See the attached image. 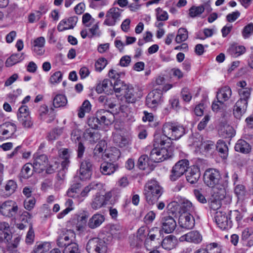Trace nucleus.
<instances>
[{
    "instance_id": "f257e3e1",
    "label": "nucleus",
    "mask_w": 253,
    "mask_h": 253,
    "mask_svg": "<svg viewBox=\"0 0 253 253\" xmlns=\"http://www.w3.org/2000/svg\"><path fill=\"white\" fill-rule=\"evenodd\" d=\"M163 193V188L158 181L151 180L145 186L144 195L149 205H154Z\"/></svg>"
},
{
    "instance_id": "f03ea898",
    "label": "nucleus",
    "mask_w": 253,
    "mask_h": 253,
    "mask_svg": "<svg viewBox=\"0 0 253 253\" xmlns=\"http://www.w3.org/2000/svg\"><path fill=\"white\" fill-rule=\"evenodd\" d=\"M165 141L161 140L159 145L155 147L150 154V159L154 162L160 163L171 157L172 155V149L168 146H164Z\"/></svg>"
},
{
    "instance_id": "7ed1b4c3",
    "label": "nucleus",
    "mask_w": 253,
    "mask_h": 253,
    "mask_svg": "<svg viewBox=\"0 0 253 253\" xmlns=\"http://www.w3.org/2000/svg\"><path fill=\"white\" fill-rule=\"evenodd\" d=\"M231 95L232 91L229 86H225L220 89L216 94L217 100L213 102L212 104V110L216 112L225 110L227 107L225 102L231 97Z\"/></svg>"
},
{
    "instance_id": "20e7f679",
    "label": "nucleus",
    "mask_w": 253,
    "mask_h": 253,
    "mask_svg": "<svg viewBox=\"0 0 253 253\" xmlns=\"http://www.w3.org/2000/svg\"><path fill=\"white\" fill-rule=\"evenodd\" d=\"M98 152V156L103 160L109 159L110 161L118 160L121 155L120 150L116 147H111L107 149V143L105 140H100L96 146Z\"/></svg>"
},
{
    "instance_id": "39448f33",
    "label": "nucleus",
    "mask_w": 253,
    "mask_h": 253,
    "mask_svg": "<svg viewBox=\"0 0 253 253\" xmlns=\"http://www.w3.org/2000/svg\"><path fill=\"white\" fill-rule=\"evenodd\" d=\"M163 133L164 135L168 139L176 140L183 135L185 129L182 126L168 122L163 125Z\"/></svg>"
},
{
    "instance_id": "423d86ee",
    "label": "nucleus",
    "mask_w": 253,
    "mask_h": 253,
    "mask_svg": "<svg viewBox=\"0 0 253 253\" xmlns=\"http://www.w3.org/2000/svg\"><path fill=\"white\" fill-rule=\"evenodd\" d=\"M18 211L17 204L11 200L6 201L0 206V213L7 217L15 218Z\"/></svg>"
},
{
    "instance_id": "0eeeda50",
    "label": "nucleus",
    "mask_w": 253,
    "mask_h": 253,
    "mask_svg": "<svg viewBox=\"0 0 253 253\" xmlns=\"http://www.w3.org/2000/svg\"><path fill=\"white\" fill-rule=\"evenodd\" d=\"M112 236L109 233H99L98 237L96 238V253H106L107 245L112 242Z\"/></svg>"
},
{
    "instance_id": "6e6552de",
    "label": "nucleus",
    "mask_w": 253,
    "mask_h": 253,
    "mask_svg": "<svg viewBox=\"0 0 253 253\" xmlns=\"http://www.w3.org/2000/svg\"><path fill=\"white\" fill-rule=\"evenodd\" d=\"M189 164V161L186 159H183L177 162L171 170V174L169 175L170 179L172 181L178 179L187 171Z\"/></svg>"
},
{
    "instance_id": "1a4fd4ad",
    "label": "nucleus",
    "mask_w": 253,
    "mask_h": 253,
    "mask_svg": "<svg viewBox=\"0 0 253 253\" xmlns=\"http://www.w3.org/2000/svg\"><path fill=\"white\" fill-rule=\"evenodd\" d=\"M221 176L219 171L214 169H209L206 170L204 175V181L206 185L213 187L219 183Z\"/></svg>"
},
{
    "instance_id": "9d476101",
    "label": "nucleus",
    "mask_w": 253,
    "mask_h": 253,
    "mask_svg": "<svg viewBox=\"0 0 253 253\" xmlns=\"http://www.w3.org/2000/svg\"><path fill=\"white\" fill-rule=\"evenodd\" d=\"M48 160L45 154H41L39 152H36L33 155V163L34 171L41 173L45 169L48 165Z\"/></svg>"
},
{
    "instance_id": "9b49d317",
    "label": "nucleus",
    "mask_w": 253,
    "mask_h": 253,
    "mask_svg": "<svg viewBox=\"0 0 253 253\" xmlns=\"http://www.w3.org/2000/svg\"><path fill=\"white\" fill-rule=\"evenodd\" d=\"M214 219L216 224L222 230L227 229L232 227L230 217L224 211H217L215 213Z\"/></svg>"
},
{
    "instance_id": "f8f14e48",
    "label": "nucleus",
    "mask_w": 253,
    "mask_h": 253,
    "mask_svg": "<svg viewBox=\"0 0 253 253\" xmlns=\"http://www.w3.org/2000/svg\"><path fill=\"white\" fill-rule=\"evenodd\" d=\"M123 10L118 7L110 8L106 13L104 24L108 26H114L120 20Z\"/></svg>"
},
{
    "instance_id": "ddd939ff",
    "label": "nucleus",
    "mask_w": 253,
    "mask_h": 253,
    "mask_svg": "<svg viewBox=\"0 0 253 253\" xmlns=\"http://www.w3.org/2000/svg\"><path fill=\"white\" fill-rule=\"evenodd\" d=\"M162 95L161 89L156 87L147 96L146 104L149 108H155L160 103Z\"/></svg>"
},
{
    "instance_id": "4468645a",
    "label": "nucleus",
    "mask_w": 253,
    "mask_h": 253,
    "mask_svg": "<svg viewBox=\"0 0 253 253\" xmlns=\"http://www.w3.org/2000/svg\"><path fill=\"white\" fill-rule=\"evenodd\" d=\"M103 186V185L101 183L96 184V187L101 188L100 192L97 193V195L96 196V208H101L107 204L112 197V192L110 191L106 192Z\"/></svg>"
},
{
    "instance_id": "2eb2a0df",
    "label": "nucleus",
    "mask_w": 253,
    "mask_h": 253,
    "mask_svg": "<svg viewBox=\"0 0 253 253\" xmlns=\"http://www.w3.org/2000/svg\"><path fill=\"white\" fill-rule=\"evenodd\" d=\"M162 231L166 233L172 232L176 227V222L175 219L169 215H164L161 219Z\"/></svg>"
},
{
    "instance_id": "dca6fc26",
    "label": "nucleus",
    "mask_w": 253,
    "mask_h": 253,
    "mask_svg": "<svg viewBox=\"0 0 253 253\" xmlns=\"http://www.w3.org/2000/svg\"><path fill=\"white\" fill-rule=\"evenodd\" d=\"M178 222L181 227L185 229H191L195 225V219L193 215L187 212L181 213L179 217Z\"/></svg>"
},
{
    "instance_id": "f3484780",
    "label": "nucleus",
    "mask_w": 253,
    "mask_h": 253,
    "mask_svg": "<svg viewBox=\"0 0 253 253\" xmlns=\"http://www.w3.org/2000/svg\"><path fill=\"white\" fill-rule=\"evenodd\" d=\"M180 242L187 241L195 244H199L202 241V236L197 231H192L181 236L179 238Z\"/></svg>"
},
{
    "instance_id": "a211bd4d",
    "label": "nucleus",
    "mask_w": 253,
    "mask_h": 253,
    "mask_svg": "<svg viewBox=\"0 0 253 253\" xmlns=\"http://www.w3.org/2000/svg\"><path fill=\"white\" fill-rule=\"evenodd\" d=\"M78 18L77 16H73L68 19L61 20L57 26V30L59 32H62L66 30L73 29L76 26Z\"/></svg>"
},
{
    "instance_id": "6ab92c4d",
    "label": "nucleus",
    "mask_w": 253,
    "mask_h": 253,
    "mask_svg": "<svg viewBox=\"0 0 253 253\" xmlns=\"http://www.w3.org/2000/svg\"><path fill=\"white\" fill-rule=\"evenodd\" d=\"M186 174V179L191 184L196 183L200 176V173L197 167L192 166L188 168Z\"/></svg>"
},
{
    "instance_id": "aec40b11",
    "label": "nucleus",
    "mask_w": 253,
    "mask_h": 253,
    "mask_svg": "<svg viewBox=\"0 0 253 253\" xmlns=\"http://www.w3.org/2000/svg\"><path fill=\"white\" fill-rule=\"evenodd\" d=\"M17 130L16 125L12 123L7 122L0 127V133L7 137H11Z\"/></svg>"
},
{
    "instance_id": "412c9836",
    "label": "nucleus",
    "mask_w": 253,
    "mask_h": 253,
    "mask_svg": "<svg viewBox=\"0 0 253 253\" xmlns=\"http://www.w3.org/2000/svg\"><path fill=\"white\" fill-rule=\"evenodd\" d=\"M211 188L212 191L211 194L213 199L222 200L225 198L226 191L224 186L219 183Z\"/></svg>"
},
{
    "instance_id": "4be33fe9",
    "label": "nucleus",
    "mask_w": 253,
    "mask_h": 253,
    "mask_svg": "<svg viewBox=\"0 0 253 253\" xmlns=\"http://www.w3.org/2000/svg\"><path fill=\"white\" fill-rule=\"evenodd\" d=\"M112 116L113 115L110 112L101 110L97 111L96 119L99 123L108 125L112 122L111 118Z\"/></svg>"
},
{
    "instance_id": "5701e85b",
    "label": "nucleus",
    "mask_w": 253,
    "mask_h": 253,
    "mask_svg": "<svg viewBox=\"0 0 253 253\" xmlns=\"http://www.w3.org/2000/svg\"><path fill=\"white\" fill-rule=\"evenodd\" d=\"M248 103L238 100L236 103L233 110V114L237 119H240L245 113Z\"/></svg>"
},
{
    "instance_id": "b1692460",
    "label": "nucleus",
    "mask_w": 253,
    "mask_h": 253,
    "mask_svg": "<svg viewBox=\"0 0 253 253\" xmlns=\"http://www.w3.org/2000/svg\"><path fill=\"white\" fill-rule=\"evenodd\" d=\"M81 188V184L80 183H77L74 184L69 189L67 194L70 197L77 199L79 202H82L84 200V199L81 198L80 197V194H79Z\"/></svg>"
},
{
    "instance_id": "393cba45",
    "label": "nucleus",
    "mask_w": 253,
    "mask_h": 253,
    "mask_svg": "<svg viewBox=\"0 0 253 253\" xmlns=\"http://www.w3.org/2000/svg\"><path fill=\"white\" fill-rule=\"evenodd\" d=\"M117 169V165L107 162L102 163L100 167L101 172L104 175H111L114 173Z\"/></svg>"
},
{
    "instance_id": "a878e982",
    "label": "nucleus",
    "mask_w": 253,
    "mask_h": 253,
    "mask_svg": "<svg viewBox=\"0 0 253 253\" xmlns=\"http://www.w3.org/2000/svg\"><path fill=\"white\" fill-rule=\"evenodd\" d=\"M71 239L69 237L68 232L60 235L57 239V243L59 247H66V251H69V248L74 243H71Z\"/></svg>"
},
{
    "instance_id": "bb28decb",
    "label": "nucleus",
    "mask_w": 253,
    "mask_h": 253,
    "mask_svg": "<svg viewBox=\"0 0 253 253\" xmlns=\"http://www.w3.org/2000/svg\"><path fill=\"white\" fill-rule=\"evenodd\" d=\"M177 203L180 206V211L182 212H187L190 213L194 211V207L192 203L184 198L178 199Z\"/></svg>"
},
{
    "instance_id": "cd10ccee",
    "label": "nucleus",
    "mask_w": 253,
    "mask_h": 253,
    "mask_svg": "<svg viewBox=\"0 0 253 253\" xmlns=\"http://www.w3.org/2000/svg\"><path fill=\"white\" fill-rule=\"evenodd\" d=\"M235 150L243 154H248L251 150V146L247 141L243 139L238 140L235 146Z\"/></svg>"
},
{
    "instance_id": "c85d7f7f",
    "label": "nucleus",
    "mask_w": 253,
    "mask_h": 253,
    "mask_svg": "<svg viewBox=\"0 0 253 253\" xmlns=\"http://www.w3.org/2000/svg\"><path fill=\"white\" fill-rule=\"evenodd\" d=\"M246 48L243 45L236 43L232 44L228 49V52L233 57H237L245 52Z\"/></svg>"
},
{
    "instance_id": "c756f323",
    "label": "nucleus",
    "mask_w": 253,
    "mask_h": 253,
    "mask_svg": "<svg viewBox=\"0 0 253 253\" xmlns=\"http://www.w3.org/2000/svg\"><path fill=\"white\" fill-rule=\"evenodd\" d=\"M113 141L116 144L121 148H124L130 145V140L119 134H115Z\"/></svg>"
},
{
    "instance_id": "7c9ffc66",
    "label": "nucleus",
    "mask_w": 253,
    "mask_h": 253,
    "mask_svg": "<svg viewBox=\"0 0 253 253\" xmlns=\"http://www.w3.org/2000/svg\"><path fill=\"white\" fill-rule=\"evenodd\" d=\"M176 243L175 237L172 235H169L163 239L162 246L166 250H171L173 248Z\"/></svg>"
},
{
    "instance_id": "2f4dec72",
    "label": "nucleus",
    "mask_w": 253,
    "mask_h": 253,
    "mask_svg": "<svg viewBox=\"0 0 253 253\" xmlns=\"http://www.w3.org/2000/svg\"><path fill=\"white\" fill-rule=\"evenodd\" d=\"M216 149L220 156L223 159L227 158L228 148L226 143L222 140H219L216 144Z\"/></svg>"
},
{
    "instance_id": "473e14b6",
    "label": "nucleus",
    "mask_w": 253,
    "mask_h": 253,
    "mask_svg": "<svg viewBox=\"0 0 253 253\" xmlns=\"http://www.w3.org/2000/svg\"><path fill=\"white\" fill-rule=\"evenodd\" d=\"M23 53L13 54L8 58L5 62L6 67H11L23 59Z\"/></svg>"
},
{
    "instance_id": "72a5a7b5",
    "label": "nucleus",
    "mask_w": 253,
    "mask_h": 253,
    "mask_svg": "<svg viewBox=\"0 0 253 253\" xmlns=\"http://www.w3.org/2000/svg\"><path fill=\"white\" fill-rule=\"evenodd\" d=\"M10 226L8 222L5 221L0 222V231H1L3 234V239L6 241H8L11 237L10 232Z\"/></svg>"
},
{
    "instance_id": "f704fd0d",
    "label": "nucleus",
    "mask_w": 253,
    "mask_h": 253,
    "mask_svg": "<svg viewBox=\"0 0 253 253\" xmlns=\"http://www.w3.org/2000/svg\"><path fill=\"white\" fill-rule=\"evenodd\" d=\"M34 167L31 163H27L22 168L21 171V176L27 179L33 174Z\"/></svg>"
},
{
    "instance_id": "c9c22d12",
    "label": "nucleus",
    "mask_w": 253,
    "mask_h": 253,
    "mask_svg": "<svg viewBox=\"0 0 253 253\" xmlns=\"http://www.w3.org/2000/svg\"><path fill=\"white\" fill-rule=\"evenodd\" d=\"M252 90L251 87L249 88H238V93L240 97L239 100L248 103L251 96Z\"/></svg>"
},
{
    "instance_id": "e433bc0d",
    "label": "nucleus",
    "mask_w": 253,
    "mask_h": 253,
    "mask_svg": "<svg viewBox=\"0 0 253 253\" xmlns=\"http://www.w3.org/2000/svg\"><path fill=\"white\" fill-rule=\"evenodd\" d=\"M111 85L116 93H121L122 94L125 90L128 88V84H125L121 80L115 81Z\"/></svg>"
},
{
    "instance_id": "4c0bfd02",
    "label": "nucleus",
    "mask_w": 253,
    "mask_h": 253,
    "mask_svg": "<svg viewBox=\"0 0 253 253\" xmlns=\"http://www.w3.org/2000/svg\"><path fill=\"white\" fill-rule=\"evenodd\" d=\"M67 103V99L65 95L58 94L53 100V105L55 108L64 107Z\"/></svg>"
},
{
    "instance_id": "58836bf2",
    "label": "nucleus",
    "mask_w": 253,
    "mask_h": 253,
    "mask_svg": "<svg viewBox=\"0 0 253 253\" xmlns=\"http://www.w3.org/2000/svg\"><path fill=\"white\" fill-rule=\"evenodd\" d=\"M91 105L90 102L87 100H85L82 106L80 107L78 116L80 118H83L84 117L85 113H88L91 110Z\"/></svg>"
},
{
    "instance_id": "ea45409f",
    "label": "nucleus",
    "mask_w": 253,
    "mask_h": 253,
    "mask_svg": "<svg viewBox=\"0 0 253 253\" xmlns=\"http://www.w3.org/2000/svg\"><path fill=\"white\" fill-rule=\"evenodd\" d=\"M133 93V88L132 86L128 85V88L125 90L122 94L124 95L126 102L133 103L135 101V97Z\"/></svg>"
},
{
    "instance_id": "a19ab883",
    "label": "nucleus",
    "mask_w": 253,
    "mask_h": 253,
    "mask_svg": "<svg viewBox=\"0 0 253 253\" xmlns=\"http://www.w3.org/2000/svg\"><path fill=\"white\" fill-rule=\"evenodd\" d=\"M188 37V31L185 28H180L177 31L175 41L177 43L185 41Z\"/></svg>"
},
{
    "instance_id": "79ce46f5",
    "label": "nucleus",
    "mask_w": 253,
    "mask_h": 253,
    "mask_svg": "<svg viewBox=\"0 0 253 253\" xmlns=\"http://www.w3.org/2000/svg\"><path fill=\"white\" fill-rule=\"evenodd\" d=\"M50 245L47 242L37 243L34 250L35 253H44L49 249Z\"/></svg>"
},
{
    "instance_id": "37998d69",
    "label": "nucleus",
    "mask_w": 253,
    "mask_h": 253,
    "mask_svg": "<svg viewBox=\"0 0 253 253\" xmlns=\"http://www.w3.org/2000/svg\"><path fill=\"white\" fill-rule=\"evenodd\" d=\"M205 10L203 5L193 6L189 9V15L192 18L200 15Z\"/></svg>"
},
{
    "instance_id": "c03bdc74",
    "label": "nucleus",
    "mask_w": 253,
    "mask_h": 253,
    "mask_svg": "<svg viewBox=\"0 0 253 253\" xmlns=\"http://www.w3.org/2000/svg\"><path fill=\"white\" fill-rule=\"evenodd\" d=\"M111 84H112V83L109 80L105 79L102 82L98 84L96 87V91L99 93H100L106 90L107 91V89L109 85H111Z\"/></svg>"
},
{
    "instance_id": "a18cd8bd",
    "label": "nucleus",
    "mask_w": 253,
    "mask_h": 253,
    "mask_svg": "<svg viewBox=\"0 0 253 253\" xmlns=\"http://www.w3.org/2000/svg\"><path fill=\"white\" fill-rule=\"evenodd\" d=\"M63 129L62 128H56L52 130L47 135V139L49 141H53L57 139L62 133Z\"/></svg>"
},
{
    "instance_id": "49530a36",
    "label": "nucleus",
    "mask_w": 253,
    "mask_h": 253,
    "mask_svg": "<svg viewBox=\"0 0 253 253\" xmlns=\"http://www.w3.org/2000/svg\"><path fill=\"white\" fill-rule=\"evenodd\" d=\"M148 160V157L146 155L141 156L138 160V168L141 169H145L149 166Z\"/></svg>"
},
{
    "instance_id": "de8ad7c7",
    "label": "nucleus",
    "mask_w": 253,
    "mask_h": 253,
    "mask_svg": "<svg viewBox=\"0 0 253 253\" xmlns=\"http://www.w3.org/2000/svg\"><path fill=\"white\" fill-rule=\"evenodd\" d=\"M125 74V72H118L117 70L114 69H111L108 72L109 77L113 79L114 81L120 80L119 78L124 77Z\"/></svg>"
},
{
    "instance_id": "09e8293b",
    "label": "nucleus",
    "mask_w": 253,
    "mask_h": 253,
    "mask_svg": "<svg viewBox=\"0 0 253 253\" xmlns=\"http://www.w3.org/2000/svg\"><path fill=\"white\" fill-rule=\"evenodd\" d=\"M156 18L158 21H166L168 19L169 15L168 13L163 10L161 8L158 7L156 9Z\"/></svg>"
},
{
    "instance_id": "8fccbe9b",
    "label": "nucleus",
    "mask_w": 253,
    "mask_h": 253,
    "mask_svg": "<svg viewBox=\"0 0 253 253\" xmlns=\"http://www.w3.org/2000/svg\"><path fill=\"white\" fill-rule=\"evenodd\" d=\"M94 134L95 128H88L86 129L85 132L84 133V137L90 142L94 143Z\"/></svg>"
},
{
    "instance_id": "3c124183",
    "label": "nucleus",
    "mask_w": 253,
    "mask_h": 253,
    "mask_svg": "<svg viewBox=\"0 0 253 253\" xmlns=\"http://www.w3.org/2000/svg\"><path fill=\"white\" fill-rule=\"evenodd\" d=\"M206 249L208 253H221L220 247L216 243H212L208 245Z\"/></svg>"
},
{
    "instance_id": "603ef678",
    "label": "nucleus",
    "mask_w": 253,
    "mask_h": 253,
    "mask_svg": "<svg viewBox=\"0 0 253 253\" xmlns=\"http://www.w3.org/2000/svg\"><path fill=\"white\" fill-rule=\"evenodd\" d=\"M94 21V18L88 13H85L83 15L82 22L86 27H90Z\"/></svg>"
},
{
    "instance_id": "864d4df0",
    "label": "nucleus",
    "mask_w": 253,
    "mask_h": 253,
    "mask_svg": "<svg viewBox=\"0 0 253 253\" xmlns=\"http://www.w3.org/2000/svg\"><path fill=\"white\" fill-rule=\"evenodd\" d=\"M242 36L245 39L249 38L253 34V23H250L243 29Z\"/></svg>"
},
{
    "instance_id": "5fc2aeb1",
    "label": "nucleus",
    "mask_w": 253,
    "mask_h": 253,
    "mask_svg": "<svg viewBox=\"0 0 253 253\" xmlns=\"http://www.w3.org/2000/svg\"><path fill=\"white\" fill-rule=\"evenodd\" d=\"M95 35V26H93L91 28L84 29L81 32V35L83 39L87 37L92 38Z\"/></svg>"
},
{
    "instance_id": "6e6d98bb",
    "label": "nucleus",
    "mask_w": 253,
    "mask_h": 253,
    "mask_svg": "<svg viewBox=\"0 0 253 253\" xmlns=\"http://www.w3.org/2000/svg\"><path fill=\"white\" fill-rule=\"evenodd\" d=\"M62 78V74L60 71H57L53 73L49 78V82L51 84H55L60 83Z\"/></svg>"
},
{
    "instance_id": "4d7b16f0",
    "label": "nucleus",
    "mask_w": 253,
    "mask_h": 253,
    "mask_svg": "<svg viewBox=\"0 0 253 253\" xmlns=\"http://www.w3.org/2000/svg\"><path fill=\"white\" fill-rule=\"evenodd\" d=\"M17 188L16 183L12 180L7 181L5 186V190L9 194H11L14 192Z\"/></svg>"
},
{
    "instance_id": "13d9d810",
    "label": "nucleus",
    "mask_w": 253,
    "mask_h": 253,
    "mask_svg": "<svg viewBox=\"0 0 253 253\" xmlns=\"http://www.w3.org/2000/svg\"><path fill=\"white\" fill-rule=\"evenodd\" d=\"M36 199L34 197L27 198L24 202V208L28 211H31L34 207Z\"/></svg>"
},
{
    "instance_id": "bf43d9fd",
    "label": "nucleus",
    "mask_w": 253,
    "mask_h": 253,
    "mask_svg": "<svg viewBox=\"0 0 253 253\" xmlns=\"http://www.w3.org/2000/svg\"><path fill=\"white\" fill-rule=\"evenodd\" d=\"M42 13L40 11H36L31 13L28 17V21L30 23H34L39 21L41 18Z\"/></svg>"
},
{
    "instance_id": "052dcab7",
    "label": "nucleus",
    "mask_w": 253,
    "mask_h": 253,
    "mask_svg": "<svg viewBox=\"0 0 253 253\" xmlns=\"http://www.w3.org/2000/svg\"><path fill=\"white\" fill-rule=\"evenodd\" d=\"M19 121L25 127L29 128L30 127L33 123L31 121V118L30 115L25 117H20L18 119Z\"/></svg>"
},
{
    "instance_id": "680f3d73",
    "label": "nucleus",
    "mask_w": 253,
    "mask_h": 253,
    "mask_svg": "<svg viewBox=\"0 0 253 253\" xmlns=\"http://www.w3.org/2000/svg\"><path fill=\"white\" fill-rule=\"evenodd\" d=\"M107 64V60L105 58H99L96 62V71L101 72Z\"/></svg>"
},
{
    "instance_id": "e2e57ef3",
    "label": "nucleus",
    "mask_w": 253,
    "mask_h": 253,
    "mask_svg": "<svg viewBox=\"0 0 253 253\" xmlns=\"http://www.w3.org/2000/svg\"><path fill=\"white\" fill-rule=\"evenodd\" d=\"M181 95L183 100L187 102H189L192 97L189 89L187 87L182 88L181 91Z\"/></svg>"
},
{
    "instance_id": "0e129e2a",
    "label": "nucleus",
    "mask_w": 253,
    "mask_h": 253,
    "mask_svg": "<svg viewBox=\"0 0 253 253\" xmlns=\"http://www.w3.org/2000/svg\"><path fill=\"white\" fill-rule=\"evenodd\" d=\"M35 238V234L32 225L30 224V226L28 231L26 237V243L27 244H31L33 243Z\"/></svg>"
},
{
    "instance_id": "69168bd1",
    "label": "nucleus",
    "mask_w": 253,
    "mask_h": 253,
    "mask_svg": "<svg viewBox=\"0 0 253 253\" xmlns=\"http://www.w3.org/2000/svg\"><path fill=\"white\" fill-rule=\"evenodd\" d=\"M200 149H204L206 151H209L214 148V142L211 140L202 141L200 146Z\"/></svg>"
},
{
    "instance_id": "338daca9",
    "label": "nucleus",
    "mask_w": 253,
    "mask_h": 253,
    "mask_svg": "<svg viewBox=\"0 0 253 253\" xmlns=\"http://www.w3.org/2000/svg\"><path fill=\"white\" fill-rule=\"evenodd\" d=\"M116 97H117V95H110L108 96V98L106 103L105 106L108 107L110 108H113L116 105L117 99Z\"/></svg>"
},
{
    "instance_id": "774afa93",
    "label": "nucleus",
    "mask_w": 253,
    "mask_h": 253,
    "mask_svg": "<svg viewBox=\"0 0 253 253\" xmlns=\"http://www.w3.org/2000/svg\"><path fill=\"white\" fill-rule=\"evenodd\" d=\"M86 250L88 253H95V240L94 238L90 239L87 243Z\"/></svg>"
}]
</instances>
